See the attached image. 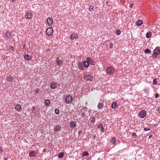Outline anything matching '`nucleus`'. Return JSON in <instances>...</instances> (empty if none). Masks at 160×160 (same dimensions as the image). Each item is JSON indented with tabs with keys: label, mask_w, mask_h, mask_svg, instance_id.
I'll return each instance as SVG.
<instances>
[{
	"label": "nucleus",
	"mask_w": 160,
	"mask_h": 160,
	"mask_svg": "<svg viewBox=\"0 0 160 160\" xmlns=\"http://www.w3.org/2000/svg\"><path fill=\"white\" fill-rule=\"evenodd\" d=\"M9 49L10 50V51H12L13 52L14 51V48L12 46H10L9 47Z\"/></svg>",
	"instance_id": "obj_37"
},
{
	"label": "nucleus",
	"mask_w": 160,
	"mask_h": 160,
	"mask_svg": "<svg viewBox=\"0 0 160 160\" xmlns=\"http://www.w3.org/2000/svg\"><path fill=\"white\" fill-rule=\"evenodd\" d=\"M72 101V98L70 95H67L65 99V102L67 104L70 103Z\"/></svg>",
	"instance_id": "obj_3"
},
{
	"label": "nucleus",
	"mask_w": 160,
	"mask_h": 160,
	"mask_svg": "<svg viewBox=\"0 0 160 160\" xmlns=\"http://www.w3.org/2000/svg\"><path fill=\"white\" fill-rule=\"evenodd\" d=\"M83 64L84 67L86 68H87L89 67V62L87 60H85L83 62Z\"/></svg>",
	"instance_id": "obj_18"
},
{
	"label": "nucleus",
	"mask_w": 160,
	"mask_h": 160,
	"mask_svg": "<svg viewBox=\"0 0 160 160\" xmlns=\"http://www.w3.org/2000/svg\"><path fill=\"white\" fill-rule=\"evenodd\" d=\"M15 109L17 111H19L21 110V106L19 104H17L15 105Z\"/></svg>",
	"instance_id": "obj_13"
},
{
	"label": "nucleus",
	"mask_w": 160,
	"mask_h": 160,
	"mask_svg": "<svg viewBox=\"0 0 160 160\" xmlns=\"http://www.w3.org/2000/svg\"><path fill=\"white\" fill-rule=\"evenodd\" d=\"M11 34L12 33L11 32L8 31L6 33V37L8 38H9L11 37Z\"/></svg>",
	"instance_id": "obj_22"
},
{
	"label": "nucleus",
	"mask_w": 160,
	"mask_h": 160,
	"mask_svg": "<svg viewBox=\"0 0 160 160\" xmlns=\"http://www.w3.org/2000/svg\"><path fill=\"white\" fill-rule=\"evenodd\" d=\"M24 58L27 60H29L31 59L30 56L28 54H25L24 55Z\"/></svg>",
	"instance_id": "obj_23"
},
{
	"label": "nucleus",
	"mask_w": 160,
	"mask_h": 160,
	"mask_svg": "<svg viewBox=\"0 0 160 160\" xmlns=\"http://www.w3.org/2000/svg\"><path fill=\"white\" fill-rule=\"evenodd\" d=\"M70 126L71 127L75 128L76 127V124L74 122L72 121L70 122Z\"/></svg>",
	"instance_id": "obj_20"
},
{
	"label": "nucleus",
	"mask_w": 160,
	"mask_h": 160,
	"mask_svg": "<svg viewBox=\"0 0 160 160\" xmlns=\"http://www.w3.org/2000/svg\"><path fill=\"white\" fill-rule=\"evenodd\" d=\"M118 105L117 102H113L111 104V107L112 109H115L116 108H117Z\"/></svg>",
	"instance_id": "obj_15"
},
{
	"label": "nucleus",
	"mask_w": 160,
	"mask_h": 160,
	"mask_svg": "<svg viewBox=\"0 0 160 160\" xmlns=\"http://www.w3.org/2000/svg\"><path fill=\"white\" fill-rule=\"evenodd\" d=\"M56 62L57 64L59 66H61L62 65V63L59 57H58L56 59Z\"/></svg>",
	"instance_id": "obj_14"
},
{
	"label": "nucleus",
	"mask_w": 160,
	"mask_h": 160,
	"mask_svg": "<svg viewBox=\"0 0 160 160\" xmlns=\"http://www.w3.org/2000/svg\"><path fill=\"white\" fill-rule=\"evenodd\" d=\"M82 117H84L86 116V113L85 112H82Z\"/></svg>",
	"instance_id": "obj_39"
},
{
	"label": "nucleus",
	"mask_w": 160,
	"mask_h": 160,
	"mask_svg": "<svg viewBox=\"0 0 160 160\" xmlns=\"http://www.w3.org/2000/svg\"><path fill=\"white\" fill-rule=\"evenodd\" d=\"M84 110L85 109H88V108L86 107V106H85L84 108Z\"/></svg>",
	"instance_id": "obj_46"
},
{
	"label": "nucleus",
	"mask_w": 160,
	"mask_h": 160,
	"mask_svg": "<svg viewBox=\"0 0 160 160\" xmlns=\"http://www.w3.org/2000/svg\"><path fill=\"white\" fill-rule=\"evenodd\" d=\"M143 130L145 131H146L149 130H150V129L149 128H144L143 129Z\"/></svg>",
	"instance_id": "obj_41"
},
{
	"label": "nucleus",
	"mask_w": 160,
	"mask_h": 160,
	"mask_svg": "<svg viewBox=\"0 0 160 160\" xmlns=\"http://www.w3.org/2000/svg\"><path fill=\"white\" fill-rule=\"evenodd\" d=\"M116 142V140L114 137H113L111 139V143L112 144H115Z\"/></svg>",
	"instance_id": "obj_27"
},
{
	"label": "nucleus",
	"mask_w": 160,
	"mask_h": 160,
	"mask_svg": "<svg viewBox=\"0 0 160 160\" xmlns=\"http://www.w3.org/2000/svg\"><path fill=\"white\" fill-rule=\"evenodd\" d=\"M150 51L148 48H147L144 50V52L145 53H150Z\"/></svg>",
	"instance_id": "obj_34"
},
{
	"label": "nucleus",
	"mask_w": 160,
	"mask_h": 160,
	"mask_svg": "<svg viewBox=\"0 0 160 160\" xmlns=\"http://www.w3.org/2000/svg\"><path fill=\"white\" fill-rule=\"evenodd\" d=\"M50 102V101L49 99L46 100L44 101V104L46 105L49 104Z\"/></svg>",
	"instance_id": "obj_30"
},
{
	"label": "nucleus",
	"mask_w": 160,
	"mask_h": 160,
	"mask_svg": "<svg viewBox=\"0 0 160 160\" xmlns=\"http://www.w3.org/2000/svg\"><path fill=\"white\" fill-rule=\"evenodd\" d=\"M53 32V28L52 27H49L47 28L46 31V34L49 36L52 35Z\"/></svg>",
	"instance_id": "obj_5"
},
{
	"label": "nucleus",
	"mask_w": 160,
	"mask_h": 160,
	"mask_svg": "<svg viewBox=\"0 0 160 160\" xmlns=\"http://www.w3.org/2000/svg\"><path fill=\"white\" fill-rule=\"evenodd\" d=\"M90 124H91V126L92 125H93L95 121V118L94 117H91L90 118Z\"/></svg>",
	"instance_id": "obj_16"
},
{
	"label": "nucleus",
	"mask_w": 160,
	"mask_h": 160,
	"mask_svg": "<svg viewBox=\"0 0 160 160\" xmlns=\"http://www.w3.org/2000/svg\"><path fill=\"white\" fill-rule=\"evenodd\" d=\"M115 69L112 67L110 66L107 68L106 72L108 74L112 75Z\"/></svg>",
	"instance_id": "obj_2"
},
{
	"label": "nucleus",
	"mask_w": 160,
	"mask_h": 160,
	"mask_svg": "<svg viewBox=\"0 0 160 160\" xmlns=\"http://www.w3.org/2000/svg\"><path fill=\"white\" fill-rule=\"evenodd\" d=\"M78 36L76 33H73L70 36V38L72 40H73L74 39H78Z\"/></svg>",
	"instance_id": "obj_9"
},
{
	"label": "nucleus",
	"mask_w": 160,
	"mask_h": 160,
	"mask_svg": "<svg viewBox=\"0 0 160 160\" xmlns=\"http://www.w3.org/2000/svg\"><path fill=\"white\" fill-rule=\"evenodd\" d=\"M153 84L155 85H156L158 84V82H157V79L156 78H155L153 79Z\"/></svg>",
	"instance_id": "obj_32"
},
{
	"label": "nucleus",
	"mask_w": 160,
	"mask_h": 160,
	"mask_svg": "<svg viewBox=\"0 0 160 160\" xmlns=\"http://www.w3.org/2000/svg\"><path fill=\"white\" fill-rule=\"evenodd\" d=\"M86 60L88 62H89V64H90L92 65H94L95 64V62L93 61L89 57H87L86 58Z\"/></svg>",
	"instance_id": "obj_10"
},
{
	"label": "nucleus",
	"mask_w": 160,
	"mask_h": 160,
	"mask_svg": "<svg viewBox=\"0 0 160 160\" xmlns=\"http://www.w3.org/2000/svg\"><path fill=\"white\" fill-rule=\"evenodd\" d=\"M85 79L88 80H90L92 79V77L91 75H87L86 76H84Z\"/></svg>",
	"instance_id": "obj_24"
},
{
	"label": "nucleus",
	"mask_w": 160,
	"mask_h": 160,
	"mask_svg": "<svg viewBox=\"0 0 160 160\" xmlns=\"http://www.w3.org/2000/svg\"><path fill=\"white\" fill-rule=\"evenodd\" d=\"M98 128L100 129V131L101 132H104V130L103 127V125L101 123H100L98 126Z\"/></svg>",
	"instance_id": "obj_17"
},
{
	"label": "nucleus",
	"mask_w": 160,
	"mask_h": 160,
	"mask_svg": "<svg viewBox=\"0 0 160 160\" xmlns=\"http://www.w3.org/2000/svg\"><path fill=\"white\" fill-rule=\"evenodd\" d=\"M94 6L93 5H90L88 8V10L89 11L91 12L93 10Z\"/></svg>",
	"instance_id": "obj_31"
},
{
	"label": "nucleus",
	"mask_w": 160,
	"mask_h": 160,
	"mask_svg": "<svg viewBox=\"0 0 160 160\" xmlns=\"http://www.w3.org/2000/svg\"><path fill=\"white\" fill-rule=\"evenodd\" d=\"M32 109L33 110H35V107L34 106H33V107H32Z\"/></svg>",
	"instance_id": "obj_48"
},
{
	"label": "nucleus",
	"mask_w": 160,
	"mask_h": 160,
	"mask_svg": "<svg viewBox=\"0 0 160 160\" xmlns=\"http://www.w3.org/2000/svg\"><path fill=\"white\" fill-rule=\"evenodd\" d=\"M116 33L118 35H119L121 33L120 31L118 29L117 30Z\"/></svg>",
	"instance_id": "obj_36"
},
{
	"label": "nucleus",
	"mask_w": 160,
	"mask_h": 160,
	"mask_svg": "<svg viewBox=\"0 0 160 160\" xmlns=\"http://www.w3.org/2000/svg\"><path fill=\"white\" fill-rule=\"evenodd\" d=\"M46 21L48 24L49 26H51L52 24L53 20L52 18H47Z\"/></svg>",
	"instance_id": "obj_8"
},
{
	"label": "nucleus",
	"mask_w": 160,
	"mask_h": 160,
	"mask_svg": "<svg viewBox=\"0 0 160 160\" xmlns=\"http://www.w3.org/2000/svg\"><path fill=\"white\" fill-rule=\"evenodd\" d=\"M104 105V102L102 100H100L98 105V108L99 109H102Z\"/></svg>",
	"instance_id": "obj_6"
},
{
	"label": "nucleus",
	"mask_w": 160,
	"mask_h": 160,
	"mask_svg": "<svg viewBox=\"0 0 160 160\" xmlns=\"http://www.w3.org/2000/svg\"><path fill=\"white\" fill-rule=\"evenodd\" d=\"M36 155V153L35 151H32L29 153V156L30 157L35 156Z\"/></svg>",
	"instance_id": "obj_21"
},
{
	"label": "nucleus",
	"mask_w": 160,
	"mask_h": 160,
	"mask_svg": "<svg viewBox=\"0 0 160 160\" xmlns=\"http://www.w3.org/2000/svg\"><path fill=\"white\" fill-rule=\"evenodd\" d=\"M82 133V132L81 131H79L78 132V135H80L81 133Z\"/></svg>",
	"instance_id": "obj_45"
},
{
	"label": "nucleus",
	"mask_w": 160,
	"mask_h": 160,
	"mask_svg": "<svg viewBox=\"0 0 160 160\" xmlns=\"http://www.w3.org/2000/svg\"><path fill=\"white\" fill-rule=\"evenodd\" d=\"M160 53V47H157L154 49L153 52V53L152 54V57L154 58L157 57V55Z\"/></svg>",
	"instance_id": "obj_1"
},
{
	"label": "nucleus",
	"mask_w": 160,
	"mask_h": 160,
	"mask_svg": "<svg viewBox=\"0 0 160 160\" xmlns=\"http://www.w3.org/2000/svg\"><path fill=\"white\" fill-rule=\"evenodd\" d=\"M55 112L56 114H58L59 113V111L58 109L56 108L55 109Z\"/></svg>",
	"instance_id": "obj_35"
},
{
	"label": "nucleus",
	"mask_w": 160,
	"mask_h": 160,
	"mask_svg": "<svg viewBox=\"0 0 160 160\" xmlns=\"http://www.w3.org/2000/svg\"><path fill=\"white\" fill-rule=\"evenodd\" d=\"M2 151H3V150H2V147H0V152H1V153H2Z\"/></svg>",
	"instance_id": "obj_43"
},
{
	"label": "nucleus",
	"mask_w": 160,
	"mask_h": 160,
	"mask_svg": "<svg viewBox=\"0 0 160 160\" xmlns=\"http://www.w3.org/2000/svg\"><path fill=\"white\" fill-rule=\"evenodd\" d=\"M46 150V149H44L43 151V152H45Z\"/></svg>",
	"instance_id": "obj_50"
},
{
	"label": "nucleus",
	"mask_w": 160,
	"mask_h": 160,
	"mask_svg": "<svg viewBox=\"0 0 160 160\" xmlns=\"http://www.w3.org/2000/svg\"><path fill=\"white\" fill-rule=\"evenodd\" d=\"M78 68H79V69L81 70H83L84 69V66L83 65V64H82V62H79L78 64Z\"/></svg>",
	"instance_id": "obj_11"
},
{
	"label": "nucleus",
	"mask_w": 160,
	"mask_h": 160,
	"mask_svg": "<svg viewBox=\"0 0 160 160\" xmlns=\"http://www.w3.org/2000/svg\"><path fill=\"white\" fill-rule=\"evenodd\" d=\"M62 127L58 125H56L54 127V130L55 132L60 131Z\"/></svg>",
	"instance_id": "obj_12"
},
{
	"label": "nucleus",
	"mask_w": 160,
	"mask_h": 160,
	"mask_svg": "<svg viewBox=\"0 0 160 160\" xmlns=\"http://www.w3.org/2000/svg\"><path fill=\"white\" fill-rule=\"evenodd\" d=\"M159 97V95L157 93L155 95V97L156 98H157Z\"/></svg>",
	"instance_id": "obj_42"
},
{
	"label": "nucleus",
	"mask_w": 160,
	"mask_h": 160,
	"mask_svg": "<svg viewBox=\"0 0 160 160\" xmlns=\"http://www.w3.org/2000/svg\"><path fill=\"white\" fill-rule=\"evenodd\" d=\"M64 155V152H62L59 153L58 155V156L59 158H62L63 157Z\"/></svg>",
	"instance_id": "obj_26"
},
{
	"label": "nucleus",
	"mask_w": 160,
	"mask_h": 160,
	"mask_svg": "<svg viewBox=\"0 0 160 160\" xmlns=\"http://www.w3.org/2000/svg\"><path fill=\"white\" fill-rule=\"evenodd\" d=\"M88 155V152L87 151H85L83 152L82 155L83 156H87Z\"/></svg>",
	"instance_id": "obj_33"
},
{
	"label": "nucleus",
	"mask_w": 160,
	"mask_h": 160,
	"mask_svg": "<svg viewBox=\"0 0 160 160\" xmlns=\"http://www.w3.org/2000/svg\"><path fill=\"white\" fill-rule=\"evenodd\" d=\"M15 0H12V2H15Z\"/></svg>",
	"instance_id": "obj_49"
},
{
	"label": "nucleus",
	"mask_w": 160,
	"mask_h": 160,
	"mask_svg": "<svg viewBox=\"0 0 160 160\" xmlns=\"http://www.w3.org/2000/svg\"><path fill=\"white\" fill-rule=\"evenodd\" d=\"M151 32H148L146 34V37L147 38H149L151 37Z\"/></svg>",
	"instance_id": "obj_28"
},
{
	"label": "nucleus",
	"mask_w": 160,
	"mask_h": 160,
	"mask_svg": "<svg viewBox=\"0 0 160 160\" xmlns=\"http://www.w3.org/2000/svg\"><path fill=\"white\" fill-rule=\"evenodd\" d=\"M113 46V44L112 42H111L109 44V47L110 48H112Z\"/></svg>",
	"instance_id": "obj_40"
},
{
	"label": "nucleus",
	"mask_w": 160,
	"mask_h": 160,
	"mask_svg": "<svg viewBox=\"0 0 160 160\" xmlns=\"http://www.w3.org/2000/svg\"><path fill=\"white\" fill-rule=\"evenodd\" d=\"M8 158H5L4 160H8Z\"/></svg>",
	"instance_id": "obj_51"
},
{
	"label": "nucleus",
	"mask_w": 160,
	"mask_h": 160,
	"mask_svg": "<svg viewBox=\"0 0 160 160\" xmlns=\"http://www.w3.org/2000/svg\"><path fill=\"white\" fill-rule=\"evenodd\" d=\"M142 21L141 20L139 19L137 22V25L140 26L142 24Z\"/></svg>",
	"instance_id": "obj_25"
},
{
	"label": "nucleus",
	"mask_w": 160,
	"mask_h": 160,
	"mask_svg": "<svg viewBox=\"0 0 160 160\" xmlns=\"http://www.w3.org/2000/svg\"><path fill=\"white\" fill-rule=\"evenodd\" d=\"M95 136H94V138H95Z\"/></svg>",
	"instance_id": "obj_52"
},
{
	"label": "nucleus",
	"mask_w": 160,
	"mask_h": 160,
	"mask_svg": "<svg viewBox=\"0 0 160 160\" xmlns=\"http://www.w3.org/2000/svg\"><path fill=\"white\" fill-rule=\"evenodd\" d=\"M35 93L37 94L38 92V91L37 89L35 90Z\"/></svg>",
	"instance_id": "obj_44"
},
{
	"label": "nucleus",
	"mask_w": 160,
	"mask_h": 160,
	"mask_svg": "<svg viewBox=\"0 0 160 160\" xmlns=\"http://www.w3.org/2000/svg\"><path fill=\"white\" fill-rule=\"evenodd\" d=\"M132 136L134 138H136L137 135L135 132H133L132 134Z\"/></svg>",
	"instance_id": "obj_38"
},
{
	"label": "nucleus",
	"mask_w": 160,
	"mask_h": 160,
	"mask_svg": "<svg viewBox=\"0 0 160 160\" xmlns=\"http://www.w3.org/2000/svg\"><path fill=\"white\" fill-rule=\"evenodd\" d=\"M50 87L52 89H54L56 88L57 86L55 83L53 82H52L50 84Z\"/></svg>",
	"instance_id": "obj_19"
},
{
	"label": "nucleus",
	"mask_w": 160,
	"mask_h": 160,
	"mask_svg": "<svg viewBox=\"0 0 160 160\" xmlns=\"http://www.w3.org/2000/svg\"><path fill=\"white\" fill-rule=\"evenodd\" d=\"M32 16V13L29 12H26L25 13V17L28 20L30 19Z\"/></svg>",
	"instance_id": "obj_7"
},
{
	"label": "nucleus",
	"mask_w": 160,
	"mask_h": 160,
	"mask_svg": "<svg viewBox=\"0 0 160 160\" xmlns=\"http://www.w3.org/2000/svg\"><path fill=\"white\" fill-rule=\"evenodd\" d=\"M146 112L144 110H141L140 112L138 113V116L140 118H143L146 116Z\"/></svg>",
	"instance_id": "obj_4"
},
{
	"label": "nucleus",
	"mask_w": 160,
	"mask_h": 160,
	"mask_svg": "<svg viewBox=\"0 0 160 160\" xmlns=\"http://www.w3.org/2000/svg\"><path fill=\"white\" fill-rule=\"evenodd\" d=\"M6 80L9 82H12L13 80V78L12 77H8L6 78Z\"/></svg>",
	"instance_id": "obj_29"
},
{
	"label": "nucleus",
	"mask_w": 160,
	"mask_h": 160,
	"mask_svg": "<svg viewBox=\"0 0 160 160\" xmlns=\"http://www.w3.org/2000/svg\"><path fill=\"white\" fill-rule=\"evenodd\" d=\"M152 135H150L149 136V138H152Z\"/></svg>",
	"instance_id": "obj_47"
}]
</instances>
